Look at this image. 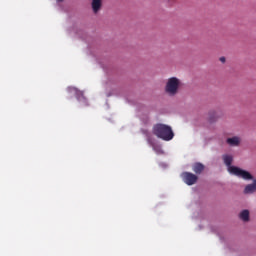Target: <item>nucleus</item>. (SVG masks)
I'll return each mask as SVG.
<instances>
[{"instance_id":"nucleus-1","label":"nucleus","mask_w":256,"mask_h":256,"mask_svg":"<svg viewBox=\"0 0 256 256\" xmlns=\"http://www.w3.org/2000/svg\"><path fill=\"white\" fill-rule=\"evenodd\" d=\"M224 164L226 165L228 172L230 175H235L240 179H244V181H253V175L249 173L247 170H243L237 166H232L233 156L225 154L222 156Z\"/></svg>"},{"instance_id":"nucleus-2","label":"nucleus","mask_w":256,"mask_h":256,"mask_svg":"<svg viewBox=\"0 0 256 256\" xmlns=\"http://www.w3.org/2000/svg\"><path fill=\"white\" fill-rule=\"evenodd\" d=\"M153 134L158 137V139H162L163 141H171V139L175 137L171 126L165 124L154 125Z\"/></svg>"},{"instance_id":"nucleus-3","label":"nucleus","mask_w":256,"mask_h":256,"mask_svg":"<svg viewBox=\"0 0 256 256\" xmlns=\"http://www.w3.org/2000/svg\"><path fill=\"white\" fill-rule=\"evenodd\" d=\"M181 85V81L177 77H171L168 79L166 86H165V92L170 95L171 97L177 95L179 92V86Z\"/></svg>"},{"instance_id":"nucleus-4","label":"nucleus","mask_w":256,"mask_h":256,"mask_svg":"<svg viewBox=\"0 0 256 256\" xmlns=\"http://www.w3.org/2000/svg\"><path fill=\"white\" fill-rule=\"evenodd\" d=\"M182 178L184 183H186V185H195L197 183V175L191 173V172H184L182 173Z\"/></svg>"},{"instance_id":"nucleus-5","label":"nucleus","mask_w":256,"mask_h":256,"mask_svg":"<svg viewBox=\"0 0 256 256\" xmlns=\"http://www.w3.org/2000/svg\"><path fill=\"white\" fill-rule=\"evenodd\" d=\"M256 191V179L253 180L252 184H248L244 188L245 195H251L252 193H255Z\"/></svg>"},{"instance_id":"nucleus-6","label":"nucleus","mask_w":256,"mask_h":256,"mask_svg":"<svg viewBox=\"0 0 256 256\" xmlns=\"http://www.w3.org/2000/svg\"><path fill=\"white\" fill-rule=\"evenodd\" d=\"M226 142L231 147H238V145L241 143V140L239 139V137L234 136L232 138H228Z\"/></svg>"},{"instance_id":"nucleus-7","label":"nucleus","mask_w":256,"mask_h":256,"mask_svg":"<svg viewBox=\"0 0 256 256\" xmlns=\"http://www.w3.org/2000/svg\"><path fill=\"white\" fill-rule=\"evenodd\" d=\"M204 170H205V166L203 164H201V163H195L193 165V171L197 175H200V173H203Z\"/></svg>"},{"instance_id":"nucleus-8","label":"nucleus","mask_w":256,"mask_h":256,"mask_svg":"<svg viewBox=\"0 0 256 256\" xmlns=\"http://www.w3.org/2000/svg\"><path fill=\"white\" fill-rule=\"evenodd\" d=\"M101 0H92V9L94 13H97L101 9Z\"/></svg>"},{"instance_id":"nucleus-9","label":"nucleus","mask_w":256,"mask_h":256,"mask_svg":"<svg viewBox=\"0 0 256 256\" xmlns=\"http://www.w3.org/2000/svg\"><path fill=\"white\" fill-rule=\"evenodd\" d=\"M217 119H218L217 112L210 111L208 114V121L210 123H215V121H217Z\"/></svg>"},{"instance_id":"nucleus-10","label":"nucleus","mask_w":256,"mask_h":256,"mask_svg":"<svg viewBox=\"0 0 256 256\" xmlns=\"http://www.w3.org/2000/svg\"><path fill=\"white\" fill-rule=\"evenodd\" d=\"M240 219H242V221H249V210H243L241 213H240Z\"/></svg>"},{"instance_id":"nucleus-11","label":"nucleus","mask_w":256,"mask_h":256,"mask_svg":"<svg viewBox=\"0 0 256 256\" xmlns=\"http://www.w3.org/2000/svg\"><path fill=\"white\" fill-rule=\"evenodd\" d=\"M220 61H221V63H225V61H226L225 57H220Z\"/></svg>"},{"instance_id":"nucleus-12","label":"nucleus","mask_w":256,"mask_h":256,"mask_svg":"<svg viewBox=\"0 0 256 256\" xmlns=\"http://www.w3.org/2000/svg\"><path fill=\"white\" fill-rule=\"evenodd\" d=\"M154 151H159V150H157V148L154 147Z\"/></svg>"},{"instance_id":"nucleus-13","label":"nucleus","mask_w":256,"mask_h":256,"mask_svg":"<svg viewBox=\"0 0 256 256\" xmlns=\"http://www.w3.org/2000/svg\"><path fill=\"white\" fill-rule=\"evenodd\" d=\"M58 1H63V0H58Z\"/></svg>"}]
</instances>
